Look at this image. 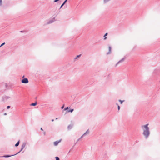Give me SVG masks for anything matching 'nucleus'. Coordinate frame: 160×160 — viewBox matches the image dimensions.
Returning <instances> with one entry per match:
<instances>
[{"label":"nucleus","instance_id":"obj_3","mask_svg":"<svg viewBox=\"0 0 160 160\" xmlns=\"http://www.w3.org/2000/svg\"><path fill=\"white\" fill-rule=\"evenodd\" d=\"M61 141L59 140L58 141H56L54 142V144L55 146H57L58 145V144Z\"/></svg>","mask_w":160,"mask_h":160},{"label":"nucleus","instance_id":"obj_22","mask_svg":"<svg viewBox=\"0 0 160 160\" xmlns=\"http://www.w3.org/2000/svg\"><path fill=\"white\" fill-rule=\"evenodd\" d=\"M2 3V0H0V5Z\"/></svg>","mask_w":160,"mask_h":160},{"label":"nucleus","instance_id":"obj_12","mask_svg":"<svg viewBox=\"0 0 160 160\" xmlns=\"http://www.w3.org/2000/svg\"><path fill=\"white\" fill-rule=\"evenodd\" d=\"M5 44V42H4L3 43H2L1 45V46H0V48L2 46L4 45V44Z\"/></svg>","mask_w":160,"mask_h":160},{"label":"nucleus","instance_id":"obj_13","mask_svg":"<svg viewBox=\"0 0 160 160\" xmlns=\"http://www.w3.org/2000/svg\"><path fill=\"white\" fill-rule=\"evenodd\" d=\"M124 61V59H122V60H120V61H119V62H118V63H119L120 62H122Z\"/></svg>","mask_w":160,"mask_h":160},{"label":"nucleus","instance_id":"obj_16","mask_svg":"<svg viewBox=\"0 0 160 160\" xmlns=\"http://www.w3.org/2000/svg\"><path fill=\"white\" fill-rule=\"evenodd\" d=\"M67 0H66L63 3V4H64L66 3V2H67Z\"/></svg>","mask_w":160,"mask_h":160},{"label":"nucleus","instance_id":"obj_21","mask_svg":"<svg viewBox=\"0 0 160 160\" xmlns=\"http://www.w3.org/2000/svg\"><path fill=\"white\" fill-rule=\"evenodd\" d=\"M10 106H8L7 107V109H9V108H10Z\"/></svg>","mask_w":160,"mask_h":160},{"label":"nucleus","instance_id":"obj_15","mask_svg":"<svg viewBox=\"0 0 160 160\" xmlns=\"http://www.w3.org/2000/svg\"><path fill=\"white\" fill-rule=\"evenodd\" d=\"M68 109V107H67V108H64V110H67Z\"/></svg>","mask_w":160,"mask_h":160},{"label":"nucleus","instance_id":"obj_23","mask_svg":"<svg viewBox=\"0 0 160 160\" xmlns=\"http://www.w3.org/2000/svg\"><path fill=\"white\" fill-rule=\"evenodd\" d=\"M41 130H42V131H43V129H42V128H41Z\"/></svg>","mask_w":160,"mask_h":160},{"label":"nucleus","instance_id":"obj_1","mask_svg":"<svg viewBox=\"0 0 160 160\" xmlns=\"http://www.w3.org/2000/svg\"><path fill=\"white\" fill-rule=\"evenodd\" d=\"M148 124H147L142 126V127L145 128L143 134L146 138H147L149 134V128L148 126Z\"/></svg>","mask_w":160,"mask_h":160},{"label":"nucleus","instance_id":"obj_7","mask_svg":"<svg viewBox=\"0 0 160 160\" xmlns=\"http://www.w3.org/2000/svg\"><path fill=\"white\" fill-rule=\"evenodd\" d=\"M108 35V33H106V34H105V35H104V39H106L107 38V37H106V36H107V35Z\"/></svg>","mask_w":160,"mask_h":160},{"label":"nucleus","instance_id":"obj_18","mask_svg":"<svg viewBox=\"0 0 160 160\" xmlns=\"http://www.w3.org/2000/svg\"><path fill=\"white\" fill-rule=\"evenodd\" d=\"M59 0H55L54 1V2H57Z\"/></svg>","mask_w":160,"mask_h":160},{"label":"nucleus","instance_id":"obj_4","mask_svg":"<svg viewBox=\"0 0 160 160\" xmlns=\"http://www.w3.org/2000/svg\"><path fill=\"white\" fill-rule=\"evenodd\" d=\"M37 102H36L35 103H32L31 105L32 106H35L37 105Z\"/></svg>","mask_w":160,"mask_h":160},{"label":"nucleus","instance_id":"obj_11","mask_svg":"<svg viewBox=\"0 0 160 160\" xmlns=\"http://www.w3.org/2000/svg\"><path fill=\"white\" fill-rule=\"evenodd\" d=\"M56 160H59V158L58 157H55Z\"/></svg>","mask_w":160,"mask_h":160},{"label":"nucleus","instance_id":"obj_26","mask_svg":"<svg viewBox=\"0 0 160 160\" xmlns=\"http://www.w3.org/2000/svg\"><path fill=\"white\" fill-rule=\"evenodd\" d=\"M52 122H53V121H54V119H52Z\"/></svg>","mask_w":160,"mask_h":160},{"label":"nucleus","instance_id":"obj_17","mask_svg":"<svg viewBox=\"0 0 160 160\" xmlns=\"http://www.w3.org/2000/svg\"><path fill=\"white\" fill-rule=\"evenodd\" d=\"M120 109V106H118V110H119Z\"/></svg>","mask_w":160,"mask_h":160},{"label":"nucleus","instance_id":"obj_19","mask_svg":"<svg viewBox=\"0 0 160 160\" xmlns=\"http://www.w3.org/2000/svg\"><path fill=\"white\" fill-rule=\"evenodd\" d=\"M64 5V4H62L61 6L60 7V8H61Z\"/></svg>","mask_w":160,"mask_h":160},{"label":"nucleus","instance_id":"obj_2","mask_svg":"<svg viewBox=\"0 0 160 160\" xmlns=\"http://www.w3.org/2000/svg\"><path fill=\"white\" fill-rule=\"evenodd\" d=\"M24 76L22 77L23 79L21 80V82L23 83H28L29 82L27 78H24Z\"/></svg>","mask_w":160,"mask_h":160},{"label":"nucleus","instance_id":"obj_24","mask_svg":"<svg viewBox=\"0 0 160 160\" xmlns=\"http://www.w3.org/2000/svg\"><path fill=\"white\" fill-rule=\"evenodd\" d=\"M25 145H24L23 146H22V147H23V148H22V149H23V148H24V147H25Z\"/></svg>","mask_w":160,"mask_h":160},{"label":"nucleus","instance_id":"obj_20","mask_svg":"<svg viewBox=\"0 0 160 160\" xmlns=\"http://www.w3.org/2000/svg\"><path fill=\"white\" fill-rule=\"evenodd\" d=\"M88 133H89V131H87L85 133H84V134H86V133H88Z\"/></svg>","mask_w":160,"mask_h":160},{"label":"nucleus","instance_id":"obj_5","mask_svg":"<svg viewBox=\"0 0 160 160\" xmlns=\"http://www.w3.org/2000/svg\"><path fill=\"white\" fill-rule=\"evenodd\" d=\"M13 155H5V156H3V157H5V158H8V157H11L12 156H13Z\"/></svg>","mask_w":160,"mask_h":160},{"label":"nucleus","instance_id":"obj_8","mask_svg":"<svg viewBox=\"0 0 160 160\" xmlns=\"http://www.w3.org/2000/svg\"><path fill=\"white\" fill-rule=\"evenodd\" d=\"M74 110L73 109H72L70 110H69L68 111V112H72Z\"/></svg>","mask_w":160,"mask_h":160},{"label":"nucleus","instance_id":"obj_10","mask_svg":"<svg viewBox=\"0 0 160 160\" xmlns=\"http://www.w3.org/2000/svg\"><path fill=\"white\" fill-rule=\"evenodd\" d=\"M81 54H80V55H78L77 56H76V57L75 58V59H77L78 58L80 57V56H81Z\"/></svg>","mask_w":160,"mask_h":160},{"label":"nucleus","instance_id":"obj_9","mask_svg":"<svg viewBox=\"0 0 160 160\" xmlns=\"http://www.w3.org/2000/svg\"><path fill=\"white\" fill-rule=\"evenodd\" d=\"M109 53H110L111 52V48L110 47H109Z\"/></svg>","mask_w":160,"mask_h":160},{"label":"nucleus","instance_id":"obj_14","mask_svg":"<svg viewBox=\"0 0 160 160\" xmlns=\"http://www.w3.org/2000/svg\"><path fill=\"white\" fill-rule=\"evenodd\" d=\"M119 101L120 102L121 104H122L123 101H122L121 100H119Z\"/></svg>","mask_w":160,"mask_h":160},{"label":"nucleus","instance_id":"obj_25","mask_svg":"<svg viewBox=\"0 0 160 160\" xmlns=\"http://www.w3.org/2000/svg\"><path fill=\"white\" fill-rule=\"evenodd\" d=\"M64 107V106H62V108H63Z\"/></svg>","mask_w":160,"mask_h":160},{"label":"nucleus","instance_id":"obj_6","mask_svg":"<svg viewBox=\"0 0 160 160\" xmlns=\"http://www.w3.org/2000/svg\"><path fill=\"white\" fill-rule=\"evenodd\" d=\"M19 143V140L17 143L15 145V146L17 147L18 146Z\"/></svg>","mask_w":160,"mask_h":160}]
</instances>
